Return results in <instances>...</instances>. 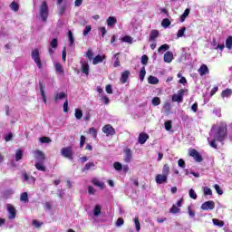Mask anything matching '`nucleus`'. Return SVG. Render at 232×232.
<instances>
[{
    "instance_id": "nucleus-1",
    "label": "nucleus",
    "mask_w": 232,
    "mask_h": 232,
    "mask_svg": "<svg viewBox=\"0 0 232 232\" xmlns=\"http://www.w3.org/2000/svg\"><path fill=\"white\" fill-rule=\"evenodd\" d=\"M227 139V124L221 123L214 130V139L209 142L210 148H214V150H218V142H224Z\"/></svg>"
},
{
    "instance_id": "nucleus-2",
    "label": "nucleus",
    "mask_w": 232,
    "mask_h": 232,
    "mask_svg": "<svg viewBox=\"0 0 232 232\" xmlns=\"http://www.w3.org/2000/svg\"><path fill=\"white\" fill-rule=\"evenodd\" d=\"M40 16L44 22H46V19H48V4L46 1H44L40 6Z\"/></svg>"
},
{
    "instance_id": "nucleus-3",
    "label": "nucleus",
    "mask_w": 232,
    "mask_h": 232,
    "mask_svg": "<svg viewBox=\"0 0 232 232\" xmlns=\"http://www.w3.org/2000/svg\"><path fill=\"white\" fill-rule=\"evenodd\" d=\"M33 61L36 63L38 68H43V63L41 62V54H39V49H34L31 53Z\"/></svg>"
},
{
    "instance_id": "nucleus-4",
    "label": "nucleus",
    "mask_w": 232,
    "mask_h": 232,
    "mask_svg": "<svg viewBox=\"0 0 232 232\" xmlns=\"http://www.w3.org/2000/svg\"><path fill=\"white\" fill-rule=\"evenodd\" d=\"M61 153L63 157H65V159H69V160H73V149L72 148V146L63 148Z\"/></svg>"
},
{
    "instance_id": "nucleus-5",
    "label": "nucleus",
    "mask_w": 232,
    "mask_h": 232,
    "mask_svg": "<svg viewBox=\"0 0 232 232\" xmlns=\"http://www.w3.org/2000/svg\"><path fill=\"white\" fill-rule=\"evenodd\" d=\"M188 90L181 89L178 91V93L172 95V102H182L184 101V93H186Z\"/></svg>"
},
{
    "instance_id": "nucleus-6",
    "label": "nucleus",
    "mask_w": 232,
    "mask_h": 232,
    "mask_svg": "<svg viewBox=\"0 0 232 232\" xmlns=\"http://www.w3.org/2000/svg\"><path fill=\"white\" fill-rule=\"evenodd\" d=\"M188 155L190 157H193L194 160L196 162H202V160H204V159L202 158V155H200V153L198 152V150L196 149H191L188 150Z\"/></svg>"
},
{
    "instance_id": "nucleus-7",
    "label": "nucleus",
    "mask_w": 232,
    "mask_h": 232,
    "mask_svg": "<svg viewBox=\"0 0 232 232\" xmlns=\"http://www.w3.org/2000/svg\"><path fill=\"white\" fill-rule=\"evenodd\" d=\"M102 132L105 133L107 137H113L117 132L115 131V128L111 124L104 125L102 127Z\"/></svg>"
},
{
    "instance_id": "nucleus-8",
    "label": "nucleus",
    "mask_w": 232,
    "mask_h": 232,
    "mask_svg": "<svg viewBox=\"0 0 232 232\" xmlns=\"http://www.w3.org/2000/svg\"><path fill=\"white\" fill-rule=\"evenodd\" d=\"M7 211L9 213V216H8L9 220H14V218L17 217L15 207H14L13 205L7 204Z\"/></svg>"
},
{
    "instance_id": "nucleus-9",
    "label": "nucleus",
    "mask_w": 232,
    "mask_h": 232,
    "mask_svg": "<svg viewBox=\"0 0 232 232\" xmlns=\"http://www.w3.org/2000/svg\"><path fill=\"white\" fill-rule=\"evenodd\" d=\"M201 209L203 211H208V209H210V210L215 209V201L208 200V201L204 202L201 205Z\"/></svg>"
},
{
    "instance_id": "nucleus-10",
    "label": "nucleus",
    "mask_w": 232,
    "mask_h": 232,
    "mask_svg": "<svg viewBox=\"0 0 232 232\" xmlns=\"http://www.w3.org/2000/svg\"><path fill=\"white\" fill-rule=\"evenodd\" d=\"M34 159H36V162H44V160H46V156L42 150H34Z\"/></svg>"
},
{
    "instance_id": "nucleus-11",
    "label": "nucleus",
    "mask_w": 232,
    "mask_h": 232,
    "mask_svg": "<svg viewBox=\"0 0 232 232\" xmlns=\"http://www.w3.org/2000/svg\"><path fill=\"white\" fill-rule=\"evenodd\" d=\"M124 153V162H131V159L133 157V154L131 153V149L125 148L123 150Z\"/></svg>"
},
{
    "instance_id": "nucleus-12",
    "label": "nucleus",
    "mask_w": 232,
    "mask_h": 232,
    "mask_svg": "<svg viewBox=\"0 0 232 232\" xmlns=\"http://www.w3.org/2000/svg\"><path fill=\"white\" fill-rule=\"evenodd\" d=\"M155 180L158 184H166L168 183V176L164 174H158L156 175Z\"/></svg>"
},
{
    "instance_id": "nucleus-13",
    "label": "nucleus",
    "mask_w": 232,
    "mask_h": 232,
    "mask_svg": "<svg viewBox=\"0 0 232 232\" xmlns=\"http://www.w3.org/2000/svg\"><path fill=\"white\" fill-rule=\"evenodd\" d=\"M159 35H160V34L159 33V30H157V29L151 30L150 37H149L150 43H156L157 38L159 37Z\"/></svg>"
},
{
    "instance_id": "nucleus-14",
    "label": "nucleus",
    "mask_w": 232,
    "mask_h": 232,
    "mask_svg": "<svg viewBox=\"0 0 232 232\" xmlns=\"http://www.w3.org/2000/svg\"><path fill=\"white\" fill-rule=\"evenodd\" d=\"M148 139H150V135H148V133L141 132L139 135L138 142L140 144H146V141L148 140Z\"/></svg>"
},
{
    "instance_id": "nucleus-15",
    "label": "nucleus",
    "mask_w": 232,
    "mask_h": 232,
    "mask_svg": "<svg viewBox=\"0 0 232 232\" xmlns=\"http://www.w3.org/2000/svg\"><path fill=\"white\" fill-rule=\"evenodd\" d=\"M128 79H130V71L126 70L121 72L120 82H121V84H126V82H128Z\"/></svg>"
},
{
    "instance_id": "nucleus-16",
    "label": "nucleus",
    "mask_w": 232,
    "mask_h": 232,
    "mask_svg": "<svg viewBox=\"0 0 232 232\" xmlns=\"http://www.w3.org/2000/svg\"><path fill=\"white\" fill-rule=\"evenodd\" d=\"M198 72L201 77H204V75H208V73H209V68H208V65L206 64H201Z\"/></svg>"
},
{
    "instance_id": "nucleus-17",
    "label": "nucleus",
    "mask_w": 232,
    "mask_h": 232,
    "mask_svg": "<svg viewBox=\"0 0 232 232\" xmlns=\"http://www.w3.org/2000/svg\"><path fill=\"white\" fill-rule=\"evenodd\" d=\"M82 73L87 76L90 75V64H88V62H82Z\"/></svg>"
},
{
    "instance_id": "nucleus-18",
    "label": "nucleus",
    "mask_w": 232,
    "mask_h": 232,
    "mask_svg": "<svg viewBox=\"0 0 232 232\" xmlns=\"http://www.w3.org/2000/svg\"><path fill=\"white\" fill-rule=\"evenodd\" d=\"M68 94L66 92H55L54 93V101L57 102V101H63V99H67Z\"/></svg>"
},
{
    "instance_id": "nucleus-19",
    "label": "nucleus",
    "mask_w": 232,
    "mask_h": 232,
    "mask_svg": "<svg viewBox=\"0 0 232 232\" xmlns=\"http://www.w3.org/2000/svg\"><path fill=\"white\" fill-rule=\"evenodd\" d=\"M163 61L169 63H171V61H173V53L170 51H168L167 53H165L163 56Z\"/></svg>"
},
{
    "instance_id": "nucleus-20",
    "label": "nucleus",
    "mask_w": 232,
    "mask_h": 232,
    "mask_svg": "<svg viewBox=\"0 0 232 232\" xmlns=\"http://www.w3.org/2000/svg\"><path fill=\"white\" fill-rule=\"evenodd\" d=\"M117 24V18L115 16H110L107 19V25L110 26L111 28H113Z\"/></svg>"
},
{
    "instance_id": "nucleus-21",
    "label": "nucleus",
    "mask_w": 232,
    "mask_h": 232,
    "mask_svg": "<svg viewBox=\"0 0 232 232\" xmlns=\"http://www.w3.org/2000/svg\"><path fill=\"white\" fill-rule=\"evenodd\" d=\"M190 12H191V9L189 8L185 9L184 13L179 16L180 23H184V21H186Z\"/></svg>"
},
{
    "instance_id": "nucleus-22",
    "label": "nucleus",
    "mask_w": 232,
    "mask_h": 232,
    "mask_svg": "<svg viewBox=\"0 0 232 232\" xmlns=\"http://www.w3.org/2000/svg\"><path fill=\"white\" fill-rule=\"evenodd\" d=\"M24 157V153L23 152V150L19 149L16 150V153L14 155V159L16 162H19Z\"/></svg>"
},
{
    "instance_id": "nucleus-23",
    "label": "nucleus",
    "mask_w": 232,
    "mask_h": 232,
    "mask_svg": "<svg viewBox=\"0 0 232 232\" xmlns=\"http://www.w3.org/2000/svg\"><path fill=\"white\" fill-rule=\"evenodd\" d=\"M92 184L93 186H97L98 188H100L101 189H103L104 188H106V185H104V182H101L99 179H92Z\"/></svg>"
},
{
    "instance_id": "nucleus-24",
    "label": "nucleus",
    "mask_w": 232,
    "mask_h": 232,
    "mask_svg": "<svg viewBox=\"0 0 232 232\" xmlns=\"http://www.w3.org/2000/svg\"><path fill=\"white\" fill-rule=\"evenodd\" d=\"M119 55H121V53H117L113 55L115 62L113 63V68H119L121 66V59L119 58Z\"/></svg>"
},
{
    "instance_id": "nucleus-25",
    "label": "nucleus",
    "mask_w": 232,
    "mask_h": 232,
    "mask_svg": "<svg viewBox=\"0 0 232 232\" xmlns=\"http://www.w3.org/2000/svg\"><path fill=\"white\" fill-rule=\"evenodd\" d=\"M103 59H106V55L101 56L98 54L93 58L92 64H99V63H102Z\"/></svg>"
},
{
    "instance_id": "nucleus-26",
    "label": "nucleus",
    "mask_w": 232,
    "mask_h": 232,
    "mask_svg": "<svg viewBox=\"0 0 232 232\" xmlns=\"http://www.w3.org/2000/svg\"><path fill=\"white\" fill-rule=\"evenodd\" d=\"M231 95H232V90L231 89H226V90L222 91V92H221V97L223 99H226L227 97H231Z\"/></svg>"
},
{
    "instance_id": "nucleus-27",
    "label": "nucleus",
    "mask_w": 232,
    "mask_h": 232,
    "mask_svg": "<svg viewBox=\"0 0 232 232\" xmlns=\"http://www.w3.org/2000/svg\"><path fill=\"white\" fill-rule=\"evenodd\" d=\"M55 72L56 73H60V75H64V69H63V65L59 63L55 64Z\"/></svg>"
},
{
    "instance_id": "nucleus-28",
    "label": "nucleus",
    "mask_w": 232,
    "mask_h": 232,
    "mask_svg": "<svg viewBox=\"0 0 232 232\" xmlns=\"http://www.w3.org/2000/svg\"><path fill=\"white\" fill-rule=\"evenodd\" d=\"M148 82H149V84H159V78H157L153 75H150L148 77Z\"/></svg>"
},
{
    "instance_id": "nucleus-29",
    "label": "nucleus",
    "mask_w": 232,
    "mask_h": 232,
    "mask_svg": "<svg viewBox=\"0 0 232 232\" xmlns=\"http://www.w3.org/2000/svg\"><path fill=\"white\" fill-rule=\"evenodd\" d=\"M44 162H36L34 167L36 168V169H38V171H46V167H44Z\"/></svg>"
},
{
    "instance_id": "nucleus-30",
    "label": "nucleus",
    "mask_w": 232,
    "mask_h": 232,
    "mask_svg": "<svg viewBox=\"0 0 232 232\" xmlns=\"http://www.w3.org/2000/svg\"><path fill=\"white\" fill-rule=\"evenodd\" d=\"M212 222L214 226H218V227H224V221L218 219V218H213Z\"/></svg>"
},
{
    "instance_id": "nucleus-31",
    "label": "nucleus",
    "mask_w": 232,
    "mask_h": 232,
    "mask_svg": "<svg viewBox=\"0 0 232 232\" xmlns=\"http://www.w3.org/2000/svg\"><path fill=\"white\" fill-rule=\"evenodd\" d=\"M57 46H59V40H57V38H53L50 42V47L53 48L54 50H56Z\"/></svg>"
},
{
    "instance_id": "nucleus-32",
    "label": "nucleus",
    "mask_w": 232,
    "mask_h": 232,
    "mask_svg": "<svg viewBox=\"0 0 232 232\" xmlns=\"http://www.w3.org/2000/svg\"><path fill=\"white\" fill-rule=\"evenodd\" d=\"M39 86H40V93H41V95H44V94H46L45 92H44V90L46 89V85H44V81H39Z\"/></svg>"
},
{
    "instance_id": "nucleus-33",
    "label": "nucleus",
    "mask_w": 232,
    "mask_h": 232,
    "mask_svg": "<svg viewBox=\"0 0 232 232\" xmlns=\"http://www.w3.org/2000/svg\"><path fill=\"white\" fill-rule=\"evenodd\" d=\"M169 213H172V215H177V213H180V208L172 205V207L169 209Z\"/></svg>"
},
{
    "instance_id": "nucleus-34",
    "label": "nucleus",
    "mask_w": 232,
    "mask_h": 232,
    "mask_svg": "<svg viewBox=\"0 0 232 232\" xmlns=\"http://www.w3.org/2000/svg\"><path fill=\"white\" fill-rule=\"evenodd\" d=\"M171 25V21H169L168 18H164L161 22V26H163V28H169V26Z\"/></svg>"
},
{
    "instance_id": "nucleus-35",
    "label": "nucleus",
    "mask_w": 232,
    "mask_h": 232,
    "mask_svg": "<svg viewBox=\"0 0 232 232\" xmlns=\"http://www.w3.org/2000/svg\"><path fill=\"white\" fill-rule=\"evenodd\" d=\"M74 116L78 121H81L82 119V111L81 109H75Z\"/></svg>"
},
{
    "instance_id": "nucleus-36",
    "label": "nucleus",
    "mask_w": 232,
    "mask_h": 232,
    "mask_svg": "<svg viewBox=\"0 0 232 232\" xmlns=\"http://www.w3.org/2000/svg\"><path fill=\"white\" fill-rule=\"evenodd\" d=\"M226 48H227V50H231L232 49V36H228L226 40Z\"/></svg>"
},
{
    "instance_id": "nucleus-37",
    "label": "nucleus",
    "mask_w": 232,
    "mask_h": 232,
    "mask_svg": "<svg viewBox=\"0 0 232 232\" xmlns=\"http://www.w3.org/2000/svg\"><path fill=\"white\" fill-rule=\"evenodd\" d=\"M10 8L11 10H13V12H19V4H17L16 2H12L10 5Z\"/></svg>"
},
{
    "instance_id": "nucleus-38",
    "label": "nucleus",
    "mask_w": 232,
    "mask_h": 232,
    "mask_svg": "<svg viewBox=\"0 0 232 232\" xmlns=\"http://www.w3.org/2000/svg\"><path fill=\"white\" fill-rule=\"evenodd\" d=\"M40 142L42 144H50V142H52V139L46 137V136H44V137H41L40 138Z\"/></svg>"
},
{
    "instance_id": "nucleus-39",
    "label": "nucleus",
    "mask_w": 232,
    "mask_h": 232,
    "mask_svg": "<svg viewBox=\"0 0 232 232\" xmlns=\"http://www.w3.org/2000/svg\"><path fill=\"white\" fill-rule=\"evenodd\" d=\"M144 77H146V67H142L140 72V81L141 82L144 81Z\"/></svg>"
},
{
    "instance_id": "nucleus-40",
    "label": "nucleus",
    "mask_w": 232,
    "mask_h": 232,
    "mask_svg": "<svg viewBox=\"0 0 232 232\" xmlns=\"http://www.w3.org/2000/svg\"><path fill=\"white\" fill-rule=\"evenodd\" d=\"M92 168H95V163L93 162L86 163L85 166L83 167V171H88L92 169Z\"/></svg>"
},
{
    "instance_id": "nucleus-41",
    "label": "nucleus",
    "mask_w": 232,
    "mask_h": 232,
    "mask_svg": "<svg viewBox=\"0 0 232 232\" xmlns=\"http://www.w3.org/2000/svg\"><path fill=\"white\" fill-rule=\"evenodd\" d=\"M94 217H99L101 215V205H96L93 209Z\"/></svg>"
},
{
    "instance_id": "nucleus-42",
    "label": "nucleus",
    "mask_w": 232,
    "mask_h": 232,
    "mask_svg": "<svg viewBox=\"0 0 232 232\" xmlns=\"http://www.w3.org/2000/svg\"><path fill=\"white\" fill-rule=\"evenodd\" d=\"M162 175H166L167 177L169 175V166L168 164L163 166Z\"/></svg>"
},
{
    "instance_id": "nucleus-43",
    "label": "nucleus",
    "mask_w": 232,
    "mask_h": 232,
    "mask_svg": "<svg viewBox=\"0 0 232 232\" xmlns=\"http://www.w3.org/2000/svg\"><path fill=\"white\" fill-rule=\"evenodd\" d=\"M21 202H28V193L23 192L20 196Z\"/></svg>"
},
{
    "instance_id": "nucleus-44",
    "label": "nucleus",
    "mask_w": 232,
    "mask_h": 232,
    "mask_svg": "<svg viewBox=\"0 0 232 232\" xmlns=\"http://www.w3.org/2000/svg\"><path fill=\"white\" fill-rule=\"evenodd\" d=\"M68 37L71 46L73 45V43H75V39L73 38V33H72V31L68 32Z\"/></svg>"
},
{
    "instance_id": "nucleus-45",
    "label": "nucleus",
    "mask_w": 232,
    "mask_h": 232,
    "mask_svg": "<svg viewBox=\"0 0 232 232\" xmlns=\"http://www.w3.org/2000/svg\"><path fill=\"white\" fill-rule=\"evenodd\" d=\"M203 192H204L205 196L213 195V190H211L208 187H204L203 188Z\"/></svg>"
},
{
    "instance_id": "nucleus-46",
    "label": "nucleus",
    "mask_w": 232,
    "mask_h": 232,
    "mask_svg": "<svg viewBox=\"0 0 232 232\" xmlns=\"http://www.w3.org/2000/svg\"><path fill=\"white\" fill-rule=\"evenodd\" d=\"M186 32V27H182L181 29H179L177 33V37L178 39L180 37H184V33Z\"/></svg>"
},
{
    "instance_id": "nucleus-47",
    "label": "nucleus",
    "mask_w": 232,
    "mask_h": 232,
    "mask_svg": "<svg viewBox=\"0 0 232 232\" xmlns=\"http://www.w3.org/2000/svg\"><path fill=\"white\" fill-rule=\"evenodd\" d=\"M89 133L92 135L93 139H97V130L93 127L89 129Z\"/></svg>"
},
{
    "instance_id": "nucleus-48",
    "label": "nucleus",
    "mask_w": 232,
    "mask_h": 232,
    "mask_svg": "<svg viewBox=\"0 0 232 232\" xmlns=\"http://www.w3.org/2000/svg\"><path fill=\"white\" fill-rule=\"evenodd\" d=\"M188 195H189L190 198H193V200H197L198 196H197V193H195V189L190 188Z\"/></svg>"
},
{
    "instance_id": "nucleus-49",
    "label": "nucleus",
    "mask_w": 232,
    "mask_h": 232,
    "mask_svg": "<svg viewBox=\"0 0 232 232\" xmlns=\"http://www.w3.org/2000/svg\"><path fill=\"white\" fill-rule=\"evenodd\" d=\"M86 143V136L82 135L80 138V148H84V144Z\"/></svg>"
},
{
    "instance_id": "nucleus-50",
    "label": "nucleus",
    "mask_w": 232,
    "mask_h": 232,
    "mask_svg": "<svg viewBox=\"0 0 232 232\" xmlns=\"http://www.w3.org/2000/svg\"><path fill=\"white\" fill-rule=\"evenodd\" d=\"M113 167L116 171H121V169H122V164L119 161L114 162Z\"/></svg>"
},
{
    "instance_id": "nucleus-51",
    "label": "nucleus",
    "mask_w": 232,
    "mask_h": 232,
    "mask_svg": "<svg viewBox=\"0 0 232 232\" xmlns=\"http://www.w3.org/2000/svg\"><path fill=\"white\" fill-rule=\"evenodd\" d=\"M14 139V134L12 132H9L7 135L4 137V140L5 142H10Z\"/></svg>"
},
{
    "instance_id": "nucleus-52",
    "label": "nucleus",
    "mask_w": 232,
    "mask_h": 232,
    "mask_svg": "<svg viewBox=\"0 0 232 232\" xmlns=\"http://www.w3.org/2000/svg\"><path fill=\"white\" fill-rule=\"evenodd\" d=\"M160 104V97H154L152 99V106H159Z\"/></svg>"
},
{
    "instance_id": "nucleus-53",
    "label": "nucleus",
    "mask_w": 232,
    "mask_h": 232,
    "mask_svg": "<svg viewBox=\"0 0 232 232\" xmlns=\"http://www.w3.org/2000/svg\"><path fill=\"white\" fill-rule=\"evenodd\" d=\"M169 46L167 44H162L161 46L159 47L158 52H166Z\"/></svg>"
},
{
    "instance_id": "nucleus-54",
    "label": "nucleus",
    "mask_w": 232,
    "mask_h": 232,
    "mask_svg": "<svg viewBox=\"0 0 232 232\" xmlns=\"http://www.w3.org/2000/svg\"><path fill=\"white\" fill-rule=\"evenodd\" d=\"M171 128H173V125H171V121H165V130L169 131Z\"/></svg>"
},
{
    "instance_id": "nucleus-55",
    "label": "nucleus",
    "mask_w": 232,
    "mask_h": 232,
    "mask_svg": "<svg viewBox=\"0 0 232 232\" xmlns=\"http://www.w3.org/2000/svg\"><path fill=\"white\" fill-rule=\"evenodd\" d=\"M214 188L216 189L218 195H224V191L220 189V186L218 184H215Z\"/></svg>"
},
{
    "instance_id": "nucleus-56",
    "label": "nucleus",
    "mask_w": 232,
    "mask_h": 232,
    "mask_svg": "<svg viewBox=\"0 0 232 232\" xmlns=\"http://www.w3.org/2000/svg\"><path fill=\"white\" fill-rule=\"evenodd\" d=\"M134 223L136 226V230L140 231V221H139V218H134Z\"/></svg>"
},
{
    "instance_id": "nucleus-57",
    "label": "nucleus",
    "mask_w": 232,
    "mask_h": 232,
    "mask_svg": "<svg viewBox=\"0 0 232 232\" xmlns=\"http://www.w3.org/2000/svg\"><path fill=\"white\" fill-rule=\"evenodd\" d=\"M105 92L109 93V95H111L113 93V89L111 88V84H107L105 87Z\"/></svg>"
},
{
    "instance_id": "nucleus-58",
    "label": "nucleus",
    "mask_w": 232,
    "mask_h": 232,
    "mask_svg": "<svg viewBox=\"0 0 232 232\" xmlns=\"http://www.w3.org/2000/svg\"><path fill=\"white\" fill-rule=\"evenodd\" d=\"M148 61H150V58L148 57V55L143 54L141 56V64H148Z\"/></svg>"
},
{
    "instance_id": "nucleus-59",
    "label": "nucleus",
    "mask_w": 232,
    "mask_h": 232,
    "mask_svg": "<svg viewBox=\"0 0 232 232\" xmlns=\"http://www.w3.org/2000/svg\"><path fill=\"white\" fill-rule=\"evenodd\" d=\"M124 225V218H119L116 221V226L118 227H121V226H123Z\"/></svg>"
},
{
    "instance_id": "nucleus-60",
    "label": "nucleus",
    "mask_w": 232,
    "mask_h": 232,
    "mask_svg": "<svg viewBox=\"0 0 232 232\" xmlns=\"http://www.w3.org/2000/svg\"><path fill=\"white\" fill-rule=\"evenodd\" d=\"M66 12V5H61L59 7V15H63Z\"/></svg>"
},
{
    "instance_id": "nucleus-61",
    "label": "nucleus",
    "mask_w": 232,
    "mask_h": 232,
    "mask_svg": "<svg viewBox=\"0 0 232 232\" xmlns=\"http://www.w3.org/2000/svg\"><path fill=\"white\" fill-rule=\"evenodd\" d=\"M121 41H122L123 43H131V42H132V39H131V36L126 35V36H123V37L121 38Z\"/></svg>"
},
{
    "instance_id": "nucleus-62",
    "label": "nucleus",
    "mask_w": 232,
    "mask_h": 232,
    "mask_svg": "<svg viewBox=\"0 0 232 232\" xmlns=\"http://www.w3.org/2000/svg\"><path fill=\"white\" fill-rule=\"evenodd\" d=\"M10 195H14V190L12 188L7 189L4 192V197H10Z\"/></svg>"
},
{
    "instance_id": "nucleus-63",
    "label": "nucleus",
    "mask_w": 232,
    "mask_h": 232,
    "mask_svg": "<svg viewBox=\"0 0 232 232\" xmlns=\"http://www.w3.org/2000/svg\"><path fill=\"white\" fill-rule=\"evenodd\" d=\"M178 165L179 166V168H186V161H184L182 159H179L178 160Z\"/></svg>"
},
{
    "instance_id": "nucleus-64",
    "label": "nucleus",
    "mask_w": 232,
    "mask_h": 232,
    "mask_svg": "<svg viewBox=\"0 0 232 232\" xmlns=\"http://www.w3.org/2000/svg\"><path fill=\"white\" fill-rule=\"evenodd\" d=\"M63 112L68 113V99L63 102Z\"/></svg>"
}]
</instances>
